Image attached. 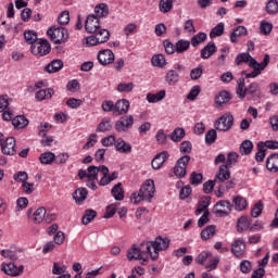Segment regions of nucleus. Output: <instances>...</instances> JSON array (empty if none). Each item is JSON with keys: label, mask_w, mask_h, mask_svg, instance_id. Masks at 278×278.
<instances>
[{"label": "nucleus", "mask_w": 278, "mask_h": 278, "mask_svg": "<svg viewBox=\"0 0 278 278\" xmlns=\"http://www.w3.org/2000/svg\"><path fill=\"white\" fill-rule=\"evenodd\" d=\"M266 12H267V14H278V1L269 0L266 3Z\"/></svg>", "instance_id": "4d7b16f0"}, {"label": "nucleus", "mask_w": 278, "mask_h": 278, "mask_svg": "<svg viewBox=\"0 0 278 278\" xmlns=\"http://www.w3.org/2000/svg\"><path fill=\"white\" fill-rule=\"evenodd\" d=\"M229 177H231V172L229 170V167L226 165H222L215 177V181L217 184H223L224 181H227Z\"/></svg>", "instance_id": "412c9836"}, {"label": "nucleus", "mask_w": 278, "mask_h": 278, "mask_svg": "<svg viewBox=\"0 0 278 278\" xmlns=\"http://www.w3.org/2000/svg\"><path fill=\"white\" fill-rule=\"evenodd\" d=\"M202 75H203V65H199L198 67L191 70L190 72V78L193 81H197V79H201Z\"/></svg>", "instance_id": "052dcab7"}, {"label": "nucleus", "mask_w": 278, "mask_h": 278, "mask_svg": "<svg viewBox=\"0 0 278 278\" xmlns=\"http://www.w3.org/2000/svg\"><path fill=\"white\" fill-rule=\"evenodd\" d=\"M159 8L164 14L170 12L173 10V0H160Z\"/></svg>", "instance_id": "6e6d98bb"}, {"label": "nucleus", "mask_w": 278, "mask_h": 278, "mask_svg": "<svg viewBox=\"0 0 278 278\" xmlns=\"http://www.w3.org/2000/svg\"><path fill=\"white\" fill-rule=\"evenodd\" d=\"M245 250L247 245L244 244V240L242 239H237L231 245V253L235 257H242Z\"/></svg>", "instance_id": "6ab92c4d"}, {"label": "nucleus", "mask_w": 278, "mask_h": 278, "mask_svg": "<svg viewBox=\"0 0 278 278\" xmlns=\"http://www.w3.org/2000/svg\"><path fill=\"white\" fill-rule=\"evenodd\" d=\"M202 182H203V174H197V172H193L190 176L191 186H199Z\"/></svg>", "instance_id": "0e129e2a"}, {"label": "nucleus", "mask_w": 278, "mask_h": 278, "mask_svg": "<svg viewBox=\"0 0 278 278\" xmlns=\"http://www.w3.org/2000/svg\"><path fill=\"white\" fill-rule=\"evenodd\" d=\"M249 30L244 26H238L230 35V42H238V38L241 36H247Z\"/></svg>", "instance_id": "7c9ffc66"}, {"label": "nucleus", "mask_w": 278, "mask_h": 278, "mask_svg": "<svg viewBox=\"0 0 278 278\" xmlns=\"http://www.w3.org/2000/svg\"><path fill=\"white\" fill-rule=\"evenodd\" d=\"M253 151V142L251 140H244L240 146L241 155H249Z\"/></svg>", "instance_id": "de8ad7c7"}, {"label": "nucleus", "mask_w": 278, "mask_h": 278, "mask_svg": "<svg viewBox=\"0 0 278 278\" xmlns=\"http://www.w3.org/2000/svg\"><path fill=\"white\" fill-rule=\"evenodd\" d=\"M258 91H260V84L251 83L248 87H245L244 77H241L237 80L236 92L239 99H244L247 94H257Z\"/></svg>", "instance_id": "39448f33"}, {"label": "nucleus", "mask_w": 278, "mask_h": 278, "mask_svg": "<svg viewBox=\"0 0 278 278\" xmlns=\"http://www.w3.org/2000/svg\"><path fill=\"white\" fill-rule=\"evenodd\" d=\"M248 229H251V217L241 216L237 222V230L239 233H242V231H248Z\"/></svg>", "instance_id": "b1692460"}, {"label": "nucleus", "mask_w": 278, "mask_h": 278, "mask_svg": "<svg viewBox=\"0 0 278 278\" xmlns=\"http://www.w3.org/2000/svg\"><path fill=\"white\" fill-rule=\"evenodd\" d=\"M255 60L249 52L239 53L236 58V64L237 66H240L241 64H251V61Z\"/></svg>", "instance_id": "ea45409f"}, {"label": "nucleus", "mask_w": 278, "mask_h": 278, "mask_svg": "<svg viewBox=\"0 0 278 278\" xmlns=\"http://www.w3.org/2000/svg\"><path fill=\"white\" fill-rule=\"evenodd\" d=\"M229 55V47H224L220 49V55L217 58L218 64L225 66V60Z\"/></svg>", "instance_id": "774afa93"}, {"label": "nucleus", "mask_w": 278, "mask_h": 278, "mask_svg": "<svg viewBox=\"0 0 278 278\" xmlns=\"http://www.w3.org/2000/svg\"><path fill=\"white\" fill-rule=\"evenodd\" d=\"M83 104L84 100L81 99L71 98L66 101V105H68V108H72V110H77V108H81Z\"/></svg>", "instance_id": "e2e57ef3"}, {"label": "nucleus", "mask_w": 278, "mask_h": 278, "mask_svg": "<svg viewBox=\"0 0 278 278\" xmlns=\"http://www.w3.org/2000/svg\"><path fill=\"white\" fill-rule=\"evenodd\" d=\"M2 113V119L12 121L14 116V110L10 108V100L8 96H0V114Z\"/></svg>", "instance_id": "9d476101"}, {"label": "nucleus", "mask_w": 278, "mask_h": 278, "mask_svg": "<svg viewBox=\"0 0 278 278\" xmlns=\"http://www.w3.org/2000/svg\"><path fill=\"white\" fill-rule=\"evenodd\" d=\"M232 201L235 203V210H237V212H242L243 210H247L249 205L247 199L241 195L235 197Z\"/></svg>", "instance_id": "f704fd0d"}, {"label": "nucleus", "mask_w": 278, "mask_h": 278, "mask_svg": "<svg viewBox=\"0 0 278 278\" xmlns=\"http://www.w3.org/2000/svg\"><path fill=\"white\" fill-rule=\"evenodd\" d=\"M122 186L123 184L118 182L111 189V193L115 201H123V199H125V191Z\"/></svg>", "instance_id": "473e14b6"}, {"label": "nucleus", "mask_w": 278, "mask_h": 278, "mask_svg": "<svg viewBox=\"0 0 278 278\" xmlns=\"http://www.w3.org/2000/svg\"><path fill=\"white\" fill-rule=\"evenodd\" d=\"M166 97V91L161 90L156 93H148L147 94V101L148 103H159V101H163V99Z\"/></svg>", "instance_id": "72a5a7b5"}, {"label": "nucleus", "mask_w": 278, "mask_h": 278, "mask_svg": "<svg viewBox=\"0 0 278 278\" xmlns=\"http://www.w3.org/2000/svg\"><path fill=\"white\" fill-rule=\"evenodd\" d=\"M190 49V41L186 39H180L176 42V53H185Z\"/></svg>", "instance_id": "49530a36"}, {"label": "nucleus", "mask_w": 278, "mask_h": 278, "mask_svg": "<svg viewBox=\"0 0 278 278\" xmlns=\"http://www.w3.org/2000/svg\"><path fill=\"white\" fill-rule=\"evenodd\" d=\"M151 64L157 68H164L166 66V56L164 54H154L151 59Z\"/></svg>", "instance_id": "c9c22d12"}, {"label": "nucleus", "mask_w": 278, "mask_h": 278, "mask_svg": "<svg viewBox=\"0 0 278 278\" xmlns=\"http://www.w3.org/2000/svg\"><path fill=\"white\" fill-rule=\"evenodd\" d=\"M169 138L173 142H181L184 138H186V129L181 127H177L174 131L169 135Z\"/></svg>", "instance_id": "2f4dec72"}, {"label": "nucleus", "mask_w": 278, "mask_h": 278, "mask_svg": "<svg viewBox=\"0 0 278 278\" xmlns=\"http://www.w3.org/2000/svg\"><path fill=\"white\" fill-rule=\"evenodd\" d=\"M68 267L66 265H61L60 263H53L52 274L53 275H64L66 274Z\"/></svg>", "instance_id": "680f3d73"}, {"label": "nucleus", "mask_w": 278, "mask_h": 278, "mask_svg": "<svg viewBox=\"0 0 278 278\" xmlns=\"http://www.w3.org/2000/svg\"><path fill=\"white\" fill-rule=\"evenodd\" d=\"M127 112H129V100L127 99L118 100L114 106L115 116L127 114Z\"/></svg>", "instance_id": "aec40b11"}, {"label": "nucleus", "mask_w": 278, "mask_h": 278, "mask_svg": "<svg viewBox=\"0 0 278 278\" xmlns=\"http://www.w3.org/2000/svg\"><path fill=\"white\" fill-rule=\"evenodd\" d=\"M207 207H210V198H205L201 200L195 210V215L203 214V212H207Z\"/></svg>", "instance_id": "3c124183"}, {"label": "nucleus", "mask_w": 278, "mask_h": 278, "mask_svg": "<svg viewBox=\"0 0 278 278\" xmlns=\"http://www.w3.org/2000/svg\"><path fill=\"white\" fill-rule=\"evenodd\" d=\"M94 12L98 18H105L110 14V8L105 3H100L96 5Z\"/></svg>", "instance_id": "e433bc0d"}, {"label": "nucleus", "mask_w": 278, "mask_h": 278, "mask_svg": "<svg viewBox=\"0 0 278 278\" xmlns=\"http://www.w3.org/2000/svg\"><path fill=\"white\" fill-rule=\"evenodd\" d=\"M14 181H21V184H25L29 179V175L27 172H18L13 175Z\"/></svg>", "instance_id": "338daca9"}, {"label": "nucleus", "mask_w": 278, "mask_h": 278, "mask_svg": "<svg viewBox=\"0 0 278 278\" xmlns=\"http://www.w3.org/2000/svg\"><path fill=\"white\" fill-rule=\"evenodd\" d=\"M152 262L160 260V251H166L170 247V239L156 237L154 241H146Z\"/></svg>", "instance_id": "7ed1b4c3"}, {"label": "nucleus", "mask_w": 278, "mask_h": 278, "mask_svg": "<svg viewBox=\"0 0 278 278\" xmlns=\"http://www.w3.org/2000/svg\"><path fill=\"white\" fill-rule=\"evenodd\" d=\"M24 38L25 41L30 45V47L35 43L38 42V33L34 31V30H26L24 31Z\"/></svg>", "instance_id": "c03bdc74"}, {"label": "nucleus", "mask_w": 278, "mask_h": 278, "mask_svg": "<svg viewBox=\"0 0 278 278\" xmlns=\"http://www.w3.org/2000/svg\"><path fill=\"white\" fill-rule=\"evenodd\" d=\"M63 66L64 63L62 62V60H53L45 67V71L47 73H58L59 71H62Z\"/></svg>", "instance_id": "c85d7f7f"}, {"label": "nucleus", "mask_w": 278, "mask_h": 278, "mask_svg": "<svg viewBox=\"0 0 278 278\" xmlns=\"http://www.w3.org/2000/svg\"><path fill=\"white\" fill-rule=\"evenodd\" d=\"M240 155L237 152H229L227 154V161L224 166H227L228 168H231V166H236L238 164V159Z\"/></svg>", "instance_id": "09e8293b"}, {"label": "nucleus", "mask_w": 278, "mask_h": 278, "mask_svg": "<svg viewBox=\"0 0 278 278\" xmlns=\"http://www.w3.org/2000/svg\"><path fill=\"white\" fill-rule=\"evenodd\" d=\"M217 48L214 41H210L200 52L202 60H210V56L216 53Z\"/></svg>", "instance_id": "4be33fe9"}, {"label": "nucleus", "mask_w": 278, "mask_h": 278, "mask_svg": "<svg viewBox=\"0 0 278 278\" xmlns=\"http://www.w3.org/2000/svg\"><path fill=\"white\" fill-rule=\"evenodd\" d=\"M155 194V182L153 179H148L139 189V192H135L130 197L131 203L138 205L141 201H148L151 203V199H153Z\"/></svg>", "instance_id": "f257e3e1"}, {"label": "nucleus", "mask_w": 278, "mask_h": 278, "mask_svg": "<svg viewBox=\"0 0 278 278\" xmlns=\"http://www.w3.org/2000/svg\"><path fill=\"white\" fill-rule=\"evenodd\" d=\"M207 40V34L205 33H199L198 35H194L191 38V45L192 47H199L201 42H205Z\"/></svg>", "instance_id": "8fccbe9b"}, {"label": "nucleus", "mask_w": 278, "mask_h": 278, "mask_svg": "<svg viewBox=\"0 0 278 278\" xmlns=\"http://www.w3.org/2000/svg\"><path fill=\"white\" fill-rule=\"evenodd\" d=\"M47 34L54 45H64L65 42H68V30L64 27L52 26L48 29Z\"/></svg>", "instance_id": "20e7f679"}, {"label": "nucleus", "mask_w": 278, "mask_h": 278, "mask_svg": "<svg viewBox=\"0 0 278 278\" xmlns=\"http://www.w3.org/2000/svg\"><path fill=\"white\" fill-rule=\"evenodd\" d=\"M53 94H55V91L52 88L40 89L36 92L35 99L38 101H45L47 99H51Z\"/></svg>", "instance_id": "a878e982"}, {"label": "nucleus", "mask_w": 278, "mask_h": 278, "mask_svg": "<svg viewBox=\"0 0 278 278\" xmlns=\"http://www.w3.org/2000/svg\"><path fill=\"white\" fill-rule=\"evenodd\" d=\"M36 190L34 182H23L22 184V191L25 194H34V191Z\"/></svg>", "instance_id": "69168bd1"}, {"label": "nucleus", "mask_w": 278, "mask_h": 278, "mask_svg": "<svg viewBox=\"0 0 278 278\" xmlns=\"http://www.w3.org/2000/svg\"><path fill=\"white\" fill-rule=\"evenodd\" d=\"M233 115L231 113H225L214 123V127L217 131H229L233 127Z\"/></svg>", "instance_id": "6e6552de"}, {"label": "nucleus", "mask_w": 278, "mask_h": 278, "mask_svg": "<svg viewBox=\"0 0 278 278\" xmlns=\"http://www.w3.org/2000/svg\"><path fill=\"white\" fill-rule=\"evenodd\" d=\"M189 163H190L189 155H185L178 159L174 167V174L176 175V177H179V179H184V177H186V168H188Z\"/></svg>", "instance_id": "9b49d317"}, {"label": "nucleus", "mask_w": 278, "mask_h": 278, "mask_svg": "<svg viewBox=\"0 0 278 278\" xmlns=\"http://www.w3.org/2000/svg\"><path fill=\"white\" fill-rule=\"evenodd\" d=\"M266 168L270 173H278V154L274 153L266 160Z\"/></svg>", "instance_id": "393cba45"}, {"label": "nucleus", "mask_w": 278, "mask_h": 278, "mask_svg": "<svg viewBox=\"0 0 278 278\" xmlns=\"http://www.w3.org/2000/svg\"><path fill=\"white\" fill-rule=\"evenodd\" d=\"M24 269L25 267L23 265L16 266V264L14 263H3L1 265V270L5 273V275H9L10 277H21V275H23Z\"/></svg>", "instance_id": "4468645a"}, {"label": "nucleus", "mask_w": 278, "mask_h": 278, "mask_svg": "<svg viewBox=\"0 0 278 278\" xmlns=\"http://www.w3.org/2000/svg\"><path fill=\"white\" fill-rule=\"evenodd\" d=\"M85 29L87 34H96L99 31V29H101L99 17L94 14L89 15L85 22Z\"/></svg>", "instance_id": "ddd939ff"}, {"label": "nucleus", "mask_w": 278, "mask_h": 278, "mask_svg": "<svg viewBox=\"0 0 278 278\" xmlns=\"http://www.w3.org/2000/svg\"><path fill=\"white\" fill-rule=\"evenodd\" d=\"M101 45L108 42L110 40V30L105 28H100L96 33H93Z\"/></svg>", "instance_id": "79ce46f5"}, {"label": "nucleus", "mask_w": 278, "mask_h": 278, "mask_svg": "<svg viewBox=\"0 0 278 278\" xmlns=\"http://www.w3.org/2000/svg\"><path fill=\"white\" fill-rule=\"evenodd\" d=\"M134 88H136V85H134V83H119L117 85V88L116 90L118 92H132L134 91Z\"/></svg>", "instance_id": "603ef678"}, {"label": "nucleus", "mask_w": 278, "mask_h": 278, "mask_svg": "<svg viewBox=\"0 0 278 278\" xmlns=\"http://www.w3.org/2000/svg\"><path fill=\"white\" fill-rule=\"evenodd\" d=\"M101 174L103 175L99 181V186H108L112 184L115 179H118V172H113L110 175V168L105 165H101Z\"/></svg>", "instance_id": "f8f14e48"}, {"label": "nucleus", "mask_w": 278, "mask_h": 278, "mask_svg": "<svg viewBox=\"0 0 278 278\" xmlns=\"http://www.w3.org/2000/svg\"><path fill=\"white\" fill-rule=\"evenodd\" d=\"M99 173H101V165H91L87 168V179H99Z\"/></svg>", "instance_id": "a18cd8bd"}, {"label": "nucleus", "mask_w": 278, "mask_h": 278, "mask_svg": "<svg viewBox=\"0 0 278 278\" xmlns=\"http://www.w3.org/2000/svg\"><path fill=\"white\" fill-rule=\"evenodd\" d=\"M98 61L102 66H108L114 63V52L110 49L101 50L98 52Z\"/></svg>", "instance_id": "f3484780"}, {"label": "nucleus", "mask_w": 278, "mask_h": 278, "mask_svg": "<svg viewBox=\"0 0 278 278\" xmlns=\"http://www.w3.org/2000/svg\"><path fill=\"white\" fill-rule=\"evenodd\" d=\"M73 199L75 200V203L78 205L81 204V202L85 199H88V189L87 188H78L73 193Z\"/></svg>", "instance_id": "bb28decb"}, {"label": "nucleus", "mask_w": 278, "mask_h": 278, "mask_svg": "<svg viewBox=\"0 0 278 278\" xmlns=\"http://www.w3.org/2000/svg\"><path fill=\"white\" fill-rule=\"evenodd\" d=\"M130 127H134V116L132 115H126L121 117L119 121L115 123V129L119 132H125L127 129H130Z\"/></svg>", "instance_id": "2eb2a0df"}, {"label": "nucleus", "mask_w": 278, "mask_h": 278, "mask_svg": "<svg viewBox=\"0 0 278 278\" xmlns=\"http://www.w3.org/2000/svg\"><path fill=\"white\" fill-rule=\"evenodd\" d=\"M1 151L3 155H16V139L9 137L2 142Z\"/></svg>", "instance_id": "dca6fc26"}, {"label": "nucleus", "mask_w": 278, "mask_h": 278, "mask_svg": "<svg viewBox=\"0 0 278 278\" xmlns=\"http://www.w3.org/2000/svg\"><path fill=\"white\" fill-rule=\"evenodd\" d=\"M216 236V226L215 225H210L206 226L202 231H201V239L202 240H212Z\"/></svg>", "instance_id": "cd10ccee"}, {"label": "nucleus", "mask_w": 278, "mask_h": 278, "mask_svg": "<svg viewBox=\"0 0 278 278\" xmlns=\"http://www.w3.org/2000/svg\"><path fill=\"white\" fill-rule=\"evenodd\" d=\"M30 51L33 55H37V58H42L51 53V45H49V41L47 39H39L30 46Z\"/></svg>", "instance_id": "0eeeda50"}, {"label": "nucleus", "mask_w": 278, "mask_h": 278, "mask_svg": "<svg viewBox=\"0 0 278 278\" xmlns=\"http://www.w3.org/2000/svg\"><path fill=\"white\" fill-rule=\"evenodd\" d=\"M126 257L128 262L139 260L142 266H147V264H149V257H151L147 241H143L139 245L132 244L131 248L128 249Z\"/></svg>", "instance_id": "f03ea898"}, {"label": "nucleus", "mask_w": 278, "mask_h": 278, "mask_svg": "<svg viewBox=\"0 0 278 278\" xmlns=\"http://www.w3.org/2000/svg\"><path fill=\"white\" fill-rule=\"evenodd\" d=\"M12 125L15 127V129H25V127L29 125V121L27 117L18 115L12 119Z\"/></svg>", "instance_id": "c756f323"}, {"label": "nucleus", "mask_w": 278, "mask_h": 278, "mask_svg": "<svg viewBox=\"0 0 278 278\" xmlns=\"http://www.w3.org/2000/svg\"><path fill=\"white\" fill-rule=\"evenodd\" d=\"M264 210V204L262 203V201L257 202L251 210V216L253 218H257L260 216H262V212Z\"/></svg>", "instance_id": "13d9d810"}, {"label": "nucleus", "mask_w": 278, "mask_h": 278, "mask_svg": "<svg viewBox=\"0 0 278 278\" xmlns=\"http://www.w3.org/2000/svg\"><path fill=\"white\" fill-rule=\"evenodd\" d=\"M229 101H231V96H229V92L227 91H222L217 97H215V103L219 106L229 103Z\"/></svg>", "instance_id": "a19ab883"}, {"label": "nucleus", "mask_w": 278, "mask_h": 278, "mask_svg": "<svg viewBox=\"0 0 278 278\" xmlns=\"http://www.w3.org/2000/svg\"><path fill=\"white\" fill-rule=\"evenodd\" d=\"M47 216V208L39 207L36 210V212L33 214V220L36 225H40L42 220H45V217Z\"/></svg>", "instance_id": "4c0bfd02"}, {"label": "nucleus", "mask_w": 278, "mask_h": 278, "mask_svg": "<svg viewBox=\"0 0 278 278\" xmlns=\"http://www.w3.org/2000/svg\"><path fill=\"white\" fill-rule=\"evenodd\" d=\"M168 157H170V155L166 151H163V152L156 154L151 162L152 168L154 170H160V168H162V166H164V163L166 162V160H168Z\"/></svg>", "instance_id": "a211bd4d"}, {"label": "nucleus", "mask_w": 278, "mask_h": 278, "mask_svg": "<svg viewBox=\"0 0 278 278\" xmlns=\"http://www.w3.org/2000/svg\"><path fill=\"white\" fill-rule=\"evenodd\" d=\"M270 62V55L265 54L263 62L260 63L257 60H252L249 63L250 68H253L252 73L245 74L247 79H255V77H258V75H262V71L268 66V63Z\"/></svg>", "instance_id": "423d86ee"}, {"label": "nucleus", "mask_w": 278, "mask_h": 278, "mask_svg": "<svg viewBox=\"0 0 278 278\" xmlns=\"http://www.w3.org/2000/svg\"><path fill=\"white\" fill-rule=\"evenodd\" d=\"M184 71V65L181 63H176L174 70H168L165 75V81L168 86H175L179 83V73Z\"/></svg>", "instance_id": "1a4fd4ad"}, {"label": "nucleus", "mask_w": 278, "mask_h": 278, "mask_svg": "<svg viewBox=\"0 0 278 278\" xmlns=\"http://www.w3.org/2000/svg\"><path fill=\"white\" fill-rule=\"evenodd\" d=\"M41 164H52L55 161V154L52 152H45L39 157Z\"/></svg>", "instance_id": "864d4df0"}, {"label": "nucleus", "mask_w": 278, "mask_h": 278, "mask_svg": "<svg viewBox=\"0 0 278 278\" xmlns=\"http://www.w3.org/2000/svg\"><path fill=\"white\" fill-rule=\"evenodd\" d=\"M93 218H97V211H94L92 208H87L81 218V223L84 225H90V223H92Z\"/></svg>", "instance_id": "58836bf2"}, {"label": "nucleus", "mask_w": 278, "mask_h": 278, "mask_svg": "<svg viewBox=\"0 0 278 278\" xmlns=\"http://www.w3.org/2000/svg\"><path fill=\"white\" fill-rule=\"evenodd\" d=\"M115 150L118 153H131V144L127 143L123 138H117L115 141Z\"/></svg>", "instance_id": "5701e85b"}, {"label": "nucleus", "mask_w": 278, "mask_h": 278, "mask_svg": "<svg viewBox=\"0 0 278 278\" xmlns=\"http://www.w3.org/2000/svg\"><path fill=\"white\" fill-rule=\"evenodd\" d=\"M110 129H112V121H110V118L102 119V122L97 127V131L100 132L110 131Z\"/></svg>", "instance_id": "5fc2aeb1"}, {"label": "nucleus", "mask_w": 278, "mask_h": 278, "mask_svg": "<svg viewBox=\"0 0 278 278\" xmlns=\"http://www.w3.org/2000/svg\"><path fill=\"white\" fill-rule=\"evenodd\" d=\"M217 137H218V134L216 132V129L208 130L205 135L206 144H214L216 142Z\"/></svg>", "instance_id": "bf43d9fd"}, {"label": "nucleus", "mask_w": 278, "mask_h": 278, "mask_svg": "<svg viewBox=\"0 0 278 278\" xmlns=\"http://www.w3.org/2000/svg\"><path fill=\"white\" fill-rule=\"evenodd\" d=\"M225 34V23L220 22L218 23L214 28H212L210 33V38H218Z\"/></svg>", "instance_id": "37998d69"}]
</instances>
